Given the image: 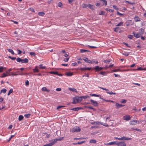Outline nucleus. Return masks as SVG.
<instances>
[{
  "label": "nucleus",
  "instance_id": "f257e3e1",
  "mask_svg": "<svg viewBox=\"0 0 146 146\" xmlns=\"http://www.w3.org/2000/svg\"><path fill=\"white\" fill-rule=\"evenodd\" d=\"M82 6L83 8H85L88 7L90 9L92 10L94 9V6L90 4H86L83 3L82 4Z\"/></svg>",
  "mask_w": 146,
  "mask_h": 146
},
{
  "label": "nucleus",
  "instance_id": "f03ea898",
  "mask_svg": "<svg viewBox=\"0 0 146 146\" xmlns=\"http://www.w3.org/2000/svg\"><path fill=\"white\" fill-rule=\"evenodd\" d=\"M80 131V129L78 126H76L72 129H70L71 132L74 133L75 132Z\"/></svg>",
  "mask_w": 146,
  "mask_h": 146
},
{
  "label": "nucleus",
  "instance_id": "7ed1b4c3",
  "mask_svg": "<svg viewBox=\"0 0 146 146\" xmlns=\"http://www.w3.org/2000/svg\"><path fill=\"white\" fill-rule=\"evenodd\" d=\"M117 145L118 146H126V144L124 141L117 142Z\"/></svg>",
  "mask_w": 146,
  "mask_h": 146
},
{
  "label": "nucleus",
  "instance_id": "20e7f679",
  "mask_svg": "<svg viewBox=\"0 0 146 146\" xmlns=\"http://www.w3.org/2000/svg\"><path fill=\"white\" fill-rule=\"evenodd\" d=\"M90 101L92 103V104L93 106L95 107H98V103L96 101L93 100L92 99H91Z\"/></svg>",
  "mask_w": 146,
  "mask_h": 146
},
{
  "label": "nucleus",
  "instance_id": "39448f33",
  "mask_svg": "<svg viewBox=\"0 0 146 146\" xmlns=\"http://www.w3.org/2000/svg\"><path fill=\"white\" fill-rule=\"evenodd\" d=\"M137 122H138V123H139V122L137 120H131L130 121L129 123L130 125H133L137 124Z\"/></svg>",
  "mask_w": 146,
  "mask_h": 146
},
{
  "label": "nucleus",
  "instance_id": "423d86ee",
  "mask_svg": "<svg viewBox=\"0 0 146 146\" xmlns=\"http://www.w3.org/2000/svg\"><path fill=\"white\" fill-rule=\"evenodd\" d=\"M103 68L100 67L98 66H96L94 68V69L96 70V72L101 70H102Z\"/></svg>",
  "mask_w": 146,
  "mask_h": 146
},
{
  "label": "nucleus",
  "instance_id": "0eeeda50",
  "mask_svg": "<svg viewBox=\"0 0 146 146\" xmlns=\"http://www.w3.org/2000/svg\"><path fill=\"white\" fill-rule=\"evenodd\" d=\"M125 105H124L119 104L118 103H116L115 104V106L116 107V109H118L120 108H121L123 107Z\"/></svg>",
  "mask_w": 146,
  "mask_h": 146
},
{
  "label": "nucleus",
  "instance_id": "6e6552de",
  "mask_svg": "<svg viewBox=\"0 0 146 146\" xmlns=\"http://www.w3.org/2000/svg\"><path fill=\"white\" fill-rule=\"evenodd\" d=\"M123 119L126 121H128L130 119V116L129 115L125 116L123 117Z\"/></svg>",
  "mask_w": 146,
  "mask_h": 146
},
{
  "label": "nucleus",
  "instance_id": "1a4fd4ad",
  "mask_svg": "<svg viewBox=\"0 0 146 146\" xmlns=\"http://www.w3.org/2000/svg\"><path fill=\"white\" fill-rule=\"evenodd\" d=\"M131 138L126 137L124 136L121 137V140H131Z\"/></svg>",
  "mask_w": 146,
  "mask_h": 146
},
{
  "label": "nucleus",
  "instance_id": "9d476101",
  "mask_svg": "<svg viewBox=\"0 0 146 146\" xmlns=\"http://www.w3.org/2000/svg\"><path fill=\"white\" fill-rule=\"evenodd\" d=\"M21 62L22 63H27L28 62V60L27 58H25L24 59L21 60Z\"/></svg>",
  "mask_w": 146,
  "mask_h": 146
},
{
  "label": "nucleus",
  "instance_id": "9b49d317",
  "mask_svg": "<svg viewBox=\"0 0 146 146\" xmlns=\"http://www.w3.org/2000/svg\"><path fill=\"white\" fill-rule=\"evenodd\" d=\"M117 141H112L110 143H109L107 144V145H116L117 143Z\"/></svg>",
  "mask_w": 146,
  "mask_h": 146
},
{
  "label": "nucleus",
  "instance_id": "f8f14e48",
  "mask_svg": "<svg viewBox=\"0 0 146 146\" xmlns=\"http://www.w3.org/2000/svg\"><path fill=\"white\" fill-rule=\"evenodd\" d=\"M139 31L140 35H141L144 33V30L143 29L141 28L139 29Z\"/></svg>",
  "mask_w": 146,
  "mask_h": 146
},
{
  "label": "nucleus",
  "instance_id": "ddd939ff",
  "mask_svg": "<svg viewBox=\"0 0 146 146\" xmlns=\"http://www.w3.org/2000/svg\"><path fill=\"white\" fill-rule=\"evenodd\" d=\"M38 66H35V68L33 69V70L34 72H39V70L38 69Z\"/></svg>",
  "mask_w": 146,
  "mask_h": 146
},
{
  "label": "nucleus",
  "instance_id": "4468645a",
  "mask_svg": "<svg viewBox=\"0 0 146 146\" xmlns=\"http://www.w3.org/2000/svg\"><path fill=\"white\" fill-rule=\"evenodd\" d=\"M77 98H76V97L75 98H73V101L72 102V104H76L78 102V100H77Z\"/></svg>",
  "mask_w": 146,
  "mask_h": 146
},
{
  "label": "nucleus",
  "instance_id": "2eb2a0df",
  "mask_svg": "<svg viewBox=\"0 0 146 146\" xmlns=\"http://www.w3.org/2000/svg\"><path fill=\"white\" fill-rule=\"evenodd\" d=\"M133 34L134 35V36L137 38H138L140 37L141 35H140V34L138 33H133Z\"/></svg>",
  "mask_w": 146,
  "mask_h": 146
},
{
  "label": "nucleus",
  "instance_id": "dca6fc26",
  "mask_svg": "<svg viewBox=\"0 0 146 146\" xmlns=\"http://www.w3.org/2000/svg\"><path fill=\"white\" fill-rule=\"evenodd\" d=\"M146 70L145 68H143L141 67H139L137 69H133V70Z\"/></svg>",
  "mask_w": 146,
  "mask_h": 146
},
{
  "label": "nucleus",
  "instance_id": "f3484780",
  "mask_svg": "<svg viewBox=\"0 0 146 146\" xmlns=\"http://www.w3.org/2000/svg\"><path fill=\"white\" fill-rule=\"evenodd\" d=\"M42 90L43 91L49 92L50 90L47 89L46 87H43L42 88Z\"/></svg>",
  "mask_w": 146,
  "mask_h": 146
},
{
  "label": "nucleus",
  "instance_id": "a211bd4d",
  "mask_svg": "<svg viewBox=\"0 0 146 146\" xmlns=\"http://www.w3.org/2000/svg\"><path fill=\"white\" fill-rule=\"evenodd\" d=\"M69 89L71 91L74 92H77V90L74 88H69Z\"/></svg>",
  "mask_w": 146,
  "mask_h": 146
},
{
  "label": "nucleus",
  "instance_id": "6ab92c4d",
  "mask_svg": "<svg viewBox=\"0 0 146 146\" xmlns=\"http://www.w3.org/2000/svg\"><path fill=\"white\" fill-rule=\"evenodd\" d=\"M76 98L78 100V102H80L82 101V98L81 96H76Z\"/></svg>",
  "mask_w": 146,
  "mask_h": 146
},
{
  "label": "nucleus",
  "instance_id": "aec40b11",
  "mask_svg": "<svg viewBox=\"0 0 146 146\" xmlns=\"http://www.w3.org/2000/svg\"><path fill=\"white\" fill-rule=\"evenodd\" d=\"M134 20L135 21L137 22L140 21V19L138 17H134Z\"/></svg>",
  "mask_w": 146,
  "mask_h": 146
},
{
  "label": "nucleus",
  "instance_id": "412c9836",
  "mask_svg": "<svg viewBox=\"0 0 146 146\" xmlns=\"http://www.w3.org/2000/svg\"><path fill=\"white\" fill-rule=\"evenodd\" d=\"M103 2V5L106 6L107 5V2L106 0H100Z\"/></svg>",
  "mask_w": 146,
  "mask_h": 146
},
{
  "label": "nucleus",
  "instance_id": "4be33fe9",
  "mask_svg": "<svg viewBox=\"0 0 146 146\" xmlns=\"http://www.w3.org/2000/svg\"><path fill=\"white\" fill-rule=\"evenodd\" d=\"M80 52L81 53H84L86 52H89L90 51L85 49H81L80 50Z\"/></svg>",
  "mask_w": 146,
  "mask_h": 146
},
{
  "label": "nucleus",
  "instance_id": "5701e85b",
  "mask_svg": "<svg viewBox=\"0 0 146 146\" xmlns=\"http://www.w3.org/2000/svg\"><path fill=\"white\" fill-rule=\"evenodd\" d=\"M24 117L22 115H20L19 117V121H21L23 120Z\"/></svg>",
  "mask_w": 146,
  "mask_h": 146
},
{
  "label": "nucleus",
  "instance_id": "b1692460",
  "mask_svg": "<svg viewBox=\"0 0 146 146\" xmlns=\"http://www.w3.org/2000/svg\"><path fill=\"white\" fill-rule=\"evenodd\" d=\"M90 95L92 96H95V97H99L101 96V95H98L95 94H90Z\"/></svg>",
  "mask_w": 146,
  "mask_h": 146
},
{
  "label": "nucleus",
  "instance_id": "393cba45",
  "mask_svg": "<svg viewBox=\"0 0 146 146\" xmlns=\"http://www.w3.org/2000/svg\"><path fill=\"white\" fill-rule=\"evenodd\" d=\"M39 66V68L40 69H43L46 68V67L45 66H43L42 64L40 65Z\"/></svg>",
  "mask_w": 146,
  "mask_h": 146
},
{
  "label": "nucleus",
  "instance_id": "a878e982",
  "mask_svg": "<svg viewBox=\"0 0 146 146\" xmlns=\"http://www.w3.org/2000/svg\"><path fill=\"white\" fill-rule=\"evenodd\" d=\"M8 51L10 52L12 54H14V52L13 50L11 49H7Z\"/></svg>",
  "mask_w": 146,
  "mask_h": 146
},
{
  "label": "nucleus",
  "instance_id": "bb28decb",
  "mask_svg": "<svg viewBox=\"0 0 146 146\" xmlns=\"http://www.w3.org/2000/svg\"><path fill=\"white\" fill-rule=\"evenodd\" d=\"M73 73L68 72L66 73V75L68 76H71L73 75Z\"/></svg>",
  "mask_w": 146,
  "mask_h": 146
},
{
  "label": "nucleus",
  "instance_id": "cd10ccee",
  "mask_svg": "<svg viewBox=\"0 0 146 146\" xmlns=\"http://www.w3.org/2000/svg\"><path fill=\"white\" fill-rule=\"evenodd\" d=\"M12 69L10 68L8 70V71L6 72L7 74L8 75V76H10L11 75L10 74V71H11Z\"/></svg>",
  "mask_w": 146,
  "mask_h": 146
},
{
  "label": "nucleus",
  "instance_id": "c85d7f7f",
  "mask_svg": "<svg viewBox=\"0 0 146 146\" xmlns=\"http://www.w3.org/2000/svg\"><path fill=\"white\" fill-rule=\"evenodd\" d=\"M5 69V68L3 67V66H0V73L2 72H3V70Z\"/></svg>",
  "mask_w": 146,
  "mask_h": 146
},
{
  "label": "nucleus",
  "instance_id": "c756f323",
  "mask_svg": "<svg viewBox=\"0 0 146 146\" xmlns=\"http://www.w3.org/2000/svg\"><path fill=\"white\" fill-rule=\"evenodd\" d=\"M119 28L118 27H117L113 28L114 31L115 32H118L119 30Z\"/></svg>",
  "mask_w": 146,
  "mask_h": 146
},
{
  "label": "nucleus",
  "instance_id": "7c9ffc66",
  "mask_svg": "<svg viewBox=\"0 0 146 146\" xmlns=\"http://www.w3.org/2000/svg\"><path fill=\"white\" fill-rule=\"evenodd\" d=\"M18 72H19V71H18V72H11V75L13 76H15L17 75H18V74H17V73Z\"/></svg>",
  "mask_w": 146,
  "mask_h": 146
},
{
  "label": "nucleus",
  "instance_id": "2f4dec72",
  "mask_svg": "<svg viewBox=\"0 0 146 146\" xmlns=\"http://www.w3.org/2000/svg\"><path fill=\"white\" fill-rule=\"evenodd\" d=\"M45 14V13L43 12H39L38 13V15L40 16H43Z\"/></svg>",
  "mask_w": 146,
  "mask_h": 146
},
{
  "label": "nucleus",
  "instance_id": "473e14b6",
  "mask_svg": "<svg viewBox=\"0 0 146 146\" xmlns=\"http://www.w3.org/2000/svg\"><path fill=\"white\" fill-rule=\"evenodd\" d=\"M13 89H12V88L10 90H9V92H8V94H7V95L8 96H9L10 94H11V93H13Z\"/></svg>",
  "mask_w": 146,
  "mask_h": 146
},
{
  "label": "nucleus",
  "instance_id": "72a5a7b5",
  "mask_svg": "<svg viewBox=\"0 0 146 146\" xmlns=\"http://www.w3.org/2000/svg\"><path fill=\"white\" fill-rule=\"evenodd\" d=\"M123 23L122 22H121L118 24L117 25H116V26H122L123 25Z\"/></svg>",
  "mask_w": 146,
  "mask_h": 146
},
{
  "label": "nucleus",
  "instance_id": "f704fd0d",
  "mask_svg": "<svg viewBox=\"0 0 146 146\" xmlns=\"http://www.w3.org/2000/svg\"><path fill=\"white\" fill-rule=\"evenodd\" d=\"M7 91V90L5 89H3L1 90V93H3L4 94Z\"/></svg>",
  "mask_w": 146,
  "mask_h": 146
},
{
  "label": "nucleus",
  "instance_id": "c9c22d12",
  "mask_svg": "<svg viewBox=\"0 0 146 146\" xmlns=\"http://www.w3.org/2000/svg\"><path fill=\"white\" fill-rule=\"evenodd\" d=\"M131 129H132L135 130L137 131H139V132L141 131V130L140 129H139L136 128L135 127H132V128H131Z\"/></svg>",
  "mask_w": 146,
  "mask_h": 146
},
{
  "label": "nucleus",
  "instance_id": "e433bc0d",
  "mask_svg": "<svg viewBox=\"0 0 146 146\" xmlns=\"http://www.w3.org/2000/svg\"><path fill=\"white\" fill-rule=\"evenodd\" d=\"M57 141V140L56 139H53L52 140V142H51L53 145H54L55 143Z\"/></svg>",
  "mask_w": 146,
  "mask_h": 146
},
{
  "label": "nucleus",
  "instance_id": "4c0bfd02",
  "mask_svg": "<svg viewBox=\"0 0 146 146\" xmlns=\"http://www.w3.org/2000/svg\"><path fill=\"white\" fill-rule=\"evenodd\" d=\"M96 141L95 139H91L90 141V143H96Z\"/></svg>",
  "mask_w": 146,
  "mask_h": 146
},
{
  "label": "nucleus",
  "instance_id": "58836bf2",
  "mask_svg": "<svg viewBox=\"0 0 146 146\" xmlns=\"http://www.w3.org/2000/svg\"><path fill=\"white\" fill-rule=\"evenodd\" d=\"M31 114L29 113L28 114H25L24 115V116L26 118H29L31 116Z\"/></svg>",
  "mask_w": 146,
  "mask_h": 146
},
{
  "label": "nucleus",
  "instance_id": "ea45409f",
  "mask_svg": "<svg viewBox=\"0 0 146 146\" xmlns=\"http://www.w3.org/2000/svg\"><path fill=\"white\" fill-rule=\"evenodd\" d=\"M50 73L52 74H54V75L58 74V72H50Z\"/></svg>",
  "mask_w": 146,
  "mask_h": 146
},
{
  "label": "nucleus",
  "instance_id": "a19ab883",
  "mask_svg": "<svg viewBox=\"0 0 146 146\" xmlns=\"http://www.w3.org/2000/svg\"><path fill=\"white\" fill-rule=\"evenodd\" d=\"M8 76V75L7 74H6L5 73H3V74L2 76H1L2 78H3L5 77Z\"/></svg>",
  "mask_w": 146,
  "mask_h": 146
},
{
  "label": "nucleus",
  "instance_id": "79ce46f5",
  "mask_svg": "<svg viewBox=\"0 0 146 146\" xmlns=\"http://www.w3.org/2000/svg\"><path fill=\"white\" fill-rule=\"evenodd\" d=\"M107 93L108 94H109L110 95H113V94L115 95L116 94V93H114L112 91H111V92H107Z\"/></svg>",
  "mask_w": 146,
  "mask_h": 146
},
{
  "label": "nucleus",
  "instance_id": "37998d69",
  "mask_svg": "<svg viewBox=\"0 0 146 146\" xmlns=\"http://www.w3.org/2000/svg\"><path fill=\"white\" fill-rule=\"evenodd\" d=\"M64 137H61L59 138L56 139L57 141H60L63 140Z\"/></svg>",
  "mask_w": 146,
  "mask_h": 146
},
{
  "label": "nucleus",
  "instance_id": "c03bdc74",
  "mask_svg": "<svg viewBox=\"0 0 146 146\" xmlns=\"http://www.w3.org/2000/svg\"><path fill=\"white\" fill-rule=\"evenodd\" d=\"M71 110H73L74 111H78V107L76 108H74L71 109Z\"/></svg>",
  "mask_w": 146,
  "mask_h": 146
},
{
  "label": "nucleus",
  "instance_id": "a18cd8bd",
  "mask_svg": "<svg viewBox=\"0 0 146 146\" xmlns=\"http://www.w3.org/2000/svg\"><path fill=\"white\" fill-rule=\"evenodd\" d=\"M83 60H84L85 62H87L88 60V58L86 57H84L83 58Z\"/></svg>",
  "mask_w": 146,
  "mask_h": 146
},
{
  "label": "nucleus",
  "instance_id": "49530a36",
  "mask_svg": "<svg viewBox=\"0 0 146 146\" xmlns=\"http://www.w3.org/2000/svg\"><path fill=\"white\" fill-rule=\"evenodd\" d=\"M126 100L125 99H122L121 102V103L124 104L126 102Z\"/></svg>",
  "mask_w": 146,
  "mask_h": 146
},
{
  "label": "nucleus",
  "instance_id": "de8ad7c7",
  "mask_svg": "<svg viewBox=\"0 0 146 146\" xmlns=\"http://www.w3.org/2000/svg\"><path fill=\"white\" fill-rule=\"evenodd\" d=\"M82 98L84 99H86L87 98H90V97L88 96H81Z\"/></svg>",
  "mask_w": 146,
  "mask_h": 146
},
{
  "label": "nucleus",
  "instance_id": "09e8293b",
  "mask_svg": "<svg viewBox=\"0 0 146 146\" xmlns=\"http://www.w3.org/2000/svg\"><path fill=\"white\" fill-rule=\"evenodd\" d=\"M21 59L19 57L17 58H16L17 61L18 62H21Z\"/></svg>",
  "mask_w": 146,
  "mask_h": 146
},
{
  "label": "nucleus",
  "instance_id": "8fccbe9b",
  "mask_svg": "<svg viewBox=\"0 0 146 146\" xmlns=\"http://www.w3.org/2000/svg\"><path fill=\"white\" fill-rule=\"evenodd\" d=\"M100 74L103 75L104 76L106 75V73L105 72H100Z\"/></svg>",
  "mask_w": 146,
  "mask_h": 146
},
{
  "label": "nucleus",
  "instance_id": "3c124183",
  "mask_svg": "<svg viewBox=\"0 0 146 146\" xmlns=\"http://www.w3.org/2000/svg\"><path fill=\"white\" fill-rule=\"evenodd\" d=\"M8 58L12 60H15L16 59V58L15 57H12L10 56H9Z\"/></svg>",
  "mask_w": 146,
  "mask_h": 146
},
{
  "label": "nucleus",
  "instance_id": "603ef678",
  "mask_svg": "<svg viewBox=\"0 0 146 146\" xmlns=\"http://www.w3.org/2000/svg\"><path fill=\"white\" fill-rule=\"evenodd\" d=\"M62 5V4L61 2H59L58 3V6L59 7H61Z\"/></svg>",
  "mask_w": 146,
  "mask_h": 146
},
{
  "label": "nucleus",
  "instance_id": "864d4df0",
  "mask_svg": "<svg viewBox=\"0 0 146 146\" xmlns=\"http://www.w3.org/2000/svg\"><path fill=\"white\" fill-rule=\"evenodd\" d=\"M30 54L31 56H35V54L34 52H30Z\"/></svg>",
  "mask_w": 146,
  "mask_h": 146
},
{
  "label": "nucleus",
  "instance_id": "5fc2aeb1",
  "mask_svg": "<svg viewBox=\"0 0 146 146\" xmlns=\"http://www.w3.org/2000/svg\"><path fill=\"white\" fill-rule=\"evenodd\" d=\"M95 123L96 125H99V124H101L102 125V123H101V122L97 121L96 122H95Z\"/></svg>",
  "mask_w": 146,
  "mask_h": 146
},
{
  "label": "nucleus",
  "instance_id": "6e6d98bb",
  "mask_svg": "<svg viewBox=\"0 0 146 146\" xmlns=\"http://www.w3.org/2000/svg\"><path fill=\"white\" fill-rule=\"evenodd\" d=\"M85 142V141H82L81 142H78V143H77L78 144L80 145V144H81L84 143Z\"/></svg>",
  "mask_w": 146,
  "mask_h": 146
},
{
  "label": "nucleus",
  "instance_id": "4d7b16f0",
  "mask_svg": "<svg viewBox=\"0 0 146 146\" xmlns=\"http://www.w3.org/2000/svg\"><path fill=\"white\" fill-rule=\"evenodd\" d=\"M133 36V35H129L128 36V37L130 39H132Z\"/></svg>",
  "mask_w": 146,
  "mask_h": 146
},
{
  "label": "nucleus",
  "instance_id": "13d9d810",
  "mask_svg": "<svg viewBox=\"0 0 146 146\" xmlns=\"http://www.w3.org/2000/svg\"><path fill=\"white\" fill-rule=\"evenodd\" d=\"M80 69L81 71H85V70H86V68H80Z\"/></svg>",
  "mask_w": 146,
  "mask_h": 146
},
{
  "label": "nucleus",
  "instance_id": "bf43d9fd",
  "mask_svg": "<svg viewBox=\"0 0 146 146\" xmlns=\"http://www.w3.org/2000/svg\"><path fill=\"white\" fill-rule=\"evenodd\" d=\"M111 60H104V63L110 62Z\"/></svg>",
  "mask_w": 146,
  "mask_h": 146
},
{
  "label": "nucleus",
  "instance_id": "052dcab7",
  "mask_svg": "<svg viewBox=\"0 0 146 146\" xmlns=\"http://www.w3.org/2000/svg\"><path fill=\"white\" fill-rule=\"evenodd\" d=\"M125 24L127 26H128L130 25V23L128 21H127L125 23Z\"/></svg>",
  "mask_w": 146,
  "mask_h": 146
},
{
  "label": "nucleus",
  "instance_id": "680f3d73",
  "mask_svg": "<svg viewBox=\"0 0 146 146\" xmlns=\"http://www.w3.org/2000/svg\"><path fill=\"white\" fill-rule=\"evenodd\" d=\"M29 84V82L28 80H27L25 82V85L27 86H28Z\"/></svg>",
  "mask_w": 146,
  "mask_h": 146
},
{
  "label": "nucleus",
  "instance_id": "e2e57ef3",
  "mask_svg": "<svg viewBox=\"0 0 146 146\" xmlns=\"http://www.w3.org/2000/svg\"><path fill=\"white\" fill-rule=\"evenodd\" d=\"M71 64L73 66H77L78 65L77 63L76 62L73 63Z\"/></svg>",
  "mask_w": 146,
  "mask_h": 146
},
{
  "label": "nucleus",
  "instance_id": "0e129e2a",
  "mask_svg": "<svg viewBox=\"0 0 146 146\" xmlns=\"http://www.w3.org/2000/svg\"><path fill=\"white\" fill-rule=\"evenodd\" d=\"M113 7L114 9L116 10H118V8H117L116 7V6L115 5H113Z\"/></svg>",
  "mask_w": 146,
  "mask_h": 146
},
{
  "label": "nucleus",
  "instance_id": "69168bd1",
  "mask_svg": "<svg viewBox=\"0 0 146 146\" xmlns=\"http://www.w3.org/2000/svg\"><path fill=\"white\" fill-rule=\"evenodd\" d=\"M120 70L119 69H114L112 70L113 72H118Z\"/></svg>",
  "mask_w": 146,
  "mask_h": 146
},
{
  "label": "nucleus",
  "instance_id": "338daca9",
  "mask_svg": "<svg viewBox=\"0 0 146 146\" xmlns=\"http://www.w3.org/2000/svg\"><path fill=\"white\" fill-rule=\"evenodd\" d=\"M17 50L18 51V54H20L22 52V51L18 49H17Z\"/></svg>",
  "mask_w": 146,
  "mask_h": 146
},
{
  "label": "nucleus",
  "instance_id": "774afa93",
  "mask_svg": "<svg viewBox=\"0 0 146 146\" xmlns=\"http://www.w3.org/2000/svg\"><path fill=\"white\" fill-rule=\"evenodd\" d=\"M122 54L126 56H127L129 55V53H122Z\"/></svg>",
  "mask_w": 146,
  "mask_h": 146
}]
</instances>
